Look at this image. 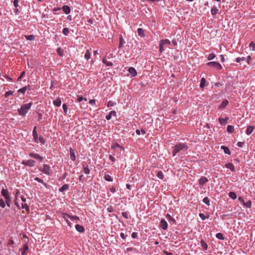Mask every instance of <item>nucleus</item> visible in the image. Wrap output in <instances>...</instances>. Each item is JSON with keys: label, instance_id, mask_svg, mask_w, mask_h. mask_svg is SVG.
I'll list each match as a JSON object with an SVG mask.
<instances>
[{"label": "nucleus", "instance_id": "obj_1", "mask_svg": "<svg viewBox=\"0 0 255 255\" xmlns=\"http://www.w3.org/2000/svg\"><path fill=\"white\" fill-rule=\"evenodd\" d=\"M32 106V103H29L23 104L21 106L20 108L17 110L19 115L25 116L31 109Z\"/></svg>", "mask_w": 255, "mask_h": 255}, {"label": "nucleus", "instance_id": "obj_2", "mask_svg": "<svg viewBox=\"0 0 255 255\" xmlns=\"http://www.w3.org/2000/svg\"><path fill=\"white\" fill-rule=\"evenodd\" d=\"M1 194L3 197L4 201H5L7 206L10 207L11 204V198L8 190L6 189L2 188L1 190Z\"/></svg>", "mask_w": 255, "mask_h": 255}, {"label": "nucleus", "instance_id": "obj_3", "mask_svg": "<svg viewBox=\"0 0 255 255\" xmlns=\"http://www.w3.org/2000/svg\"><path fill=\"white\" fill-rule=\"evenodd\" d=\"M188 148V146L187 143L181 142L178 143L174 146L172 151V155L173 156H175L178 152L183 149L187 150Z\"/></svg>", "mask_w": 255, "mask_h": 255}, {"label": "nucleus", "instance_id": "obj_4", "mask_svg": "<svg viewBox=\"0 0 255 255\" xmlns=\"http://www.w3.org/2000/svg\"><path fill=\"white\" fill-rule=\"evenodd\" d=\"M171 44L170 41L168 39L161 40L159 42V51L163 53L166 48V45H169Z\"/></svg>", "mask_w": 255, "mask_h": 255}, {"label": "nucleus", "instance_id": "obj_5", "mask_svg": "<svg viewBox=\"0 0 255 255\" xmlns=\"http://www.w3.org/2000/svg\"><path fill=\"white\" fill-rule=\"evenodd\" d=\"M39 170L40 171L48 175H50L52 171L51 167L47 164H42V166L39 167Z\"/></svg>", "mask_w": 255, "mask_h": 255}, {"label": "nucleus", "instance_id": "obj_6", "mask_svg": "<svg viewBox=\"0 0 255 255\" xmlns=\"http://www.w3.org/2000/svg\"><path fill=\"white\" fill-rule=\"evenodd\" d=\"M207 65L209 67L215 68L218 70H221L222 69V65L219 62H209L207 63Z\"/></svg>", "mask_w": 255, "mask_h": 255}, {"label": "nucleus", "instance_id": "obj_7", "mask_svg": "<svg viewBox=\"0 0 255 255\" xmlns=\"http://www.w3.org/2000/svg\"><path fill=\"white\" fill-rule=\"evenodd\" d=\"M36 162L32 159H28L27 160H23L21 162V164L25 166H27L28 167H34L35 165Z\"/></svg>", "mask_w": 255, "mask_h": 255}, {"label": "nucleus", "instance_id": "obj_8", "mask_svg": "<svg viewBox=\"0 0 255 255\" xmlns=\"http://www.w3.org/2000/svg\"><path fill=\"white\" fill-rule=\"evenodd\" d=\"M29 156L33 158L34 159H37L39 160L40 161L42 162L43 160V157H42L41 155H40L38 153H36L34 152H30L29 154Z\"/></svg>", "mask_w": 255, "mask_h": 255}, {"label": "nucleus", "instance_id": "obj_9", "mask_svg": "<svg viewBox=\"0 0 255 255\" xmlns=\"http://www.w3.org/2000/svg\"><path fill=\"white\" fill-rule=\"evenodd\" d=\"M160 226L163 230H166L168 228V224L164 219H161L160 222Z\"/></svg>", "mask_w": 255, "mask_h": 255}, {"label": "nucleus", "instance_id": "obj_10", "mask_svg": "<svg viewBox=\"0 0 255 255\" xmlns=\"http://www.w3.org/2000/svg\"><path fill=\"white\" fill-rule=\"evenodd\" d=\"M32 135L34 138V140L36 143L38 142V136L39 134H37V132L36 131V127H34L33 131H32Z\"/></svg>", "mask_w": 255, "mask_h": 255}, {"label": "nucleus", "instance_id": "obj_11", "mask_svg": "<svg viewBox=\"0 0 255 255\" xmlns=\"http://www.w3.org/2000/svg\"><path fill=\"white\" fill-rule=\"evenodd\" d=\"M117 117V113L115 111H111L108 115L106 116V119L108 121L111 119L112 117Z\"/></svg>", "mask_w": 255, "mask_h": 255}, {"label": "nucleus", "instance_id": "obj_12", "mask_svg": "<svg viewBox=\"0 0 255 255\" xmlns=\"http://www.w3.org/2000/svg\"><path fill=\"white\" fill-rule=\"evenodd\" d=\"M208 181V179L205 177V176H202L199 180V184L201 185V186H203V185H204L206 183H207V182Z\"/></svg>", "mask_w": 255, "mask_h": 255}, {"label": "nucleus", "instance_id": "obj_13", "mask_svg": "<svg viewBox=\"0 0 255 255\" xmlns=\"http://www.w3.org/2000/svg\"><path fill=\"white\" fill-rule=\"evenodd\" d=\"M62 9L66 14H68L71 12L70 7L67 5H64L62 7Z\"/></svg>", "mask_w": 255, "mask_h": 255}, {"label": "nucleus", "instance_id": "obj_14", "mask_svg": "<svg viewBox=\"0 0 255 255\" xmlns=\"http://www.w3.org/2000/svg\"><path fill=\"white\" fill-rule=\"evenodd\" d=\"M255 129V127L252 126H248L247 129L246 130V134L247 135H250L252 133V132L254 131Z\"/></svg>", "mask_w": 255, "mask_h": 255}, {"label": "nucleus", "instance_id": "obj_15", "mask_svg": "<svg viewBox=\"0 0 255 255\" xmlns=\"http://www.w3.org/2000/svg\"><path fill=\"white\" fill-rule=\"evenodd\" d=\"M27 90H30V86H25L18 90L17 92L24 94Z\"/></svg>", "mask_w": 255, "mask_h": 255}, {"label": "nucleus", "instance_id": "obj_16", "mask_svg": "<svg viewBox=\"0 0 255 255\" xmlns=\"http://www.w3.org/2000/svg\"><path fill=\"white\" fill-rule=\"evenodd\" d=\"M229 119V118L228 117H226L225 119L219 118V122L221 125H225L227 124Z\"/></svg>", "mask_w": 255, "mask_h": 255}, {"label": "nucleus", "instance_id": "obj_17", "mask_svg": "<svg viewBox=\"0 0 255 255\" xmlns=\"http://www.w3.org/2000/svg\"><path fill=\"white\" fill-rule=\"evenodd\" d=\"M128 71L132 77H134L137 74L136 70L133 67L129 68Z\"/></svg>", "mask_w": 255, "mask_h": 255}, {"label": "nucleus", "instance_id": "obj_18", "mask_svg": "<svg viewBox=\"0 0 255 255\" xmlns=\"http://www.w3.org/2000/svg\"><path fill=\"white\" fill-rule=\"evenodd\" d=\"M229 102L227 100H224L222 101L221 105L219 106V108L220 109H223L225 108L228 104Z\"/></svg>", "mask_w": 255, "mask_h": 255}, {"label": "nucleus", "instance_id": "obj_19", "mask_svg": "<svg viewBox=\"0 0 255 255\" xmlns=\"http://www.w3.org/2000/svg\"><path fill=\"white\" fill-rule=\"evenodd\" d=\"M70 159L72 161H75L76 160V155L74 150L72 148H70Z\"/></svg>", "mask_w": 255, "mask_h": 255}, {"label": "nucleus", "instance_id": "obj_20", "mask_svg": "<svg viewBox=\"0 0 255 255\" xmlns=\"http://www.w3.org/2000/svg\"><path fill=\"white\" fill-rule=\"evenodd\" d=\"M75 229L76 230L80 233H83L85 231L84 228L80 225H76L75 226Z\"/></svg>", "mask_w": 255, "mask_h": 255}, {"label": "nucleus", "instance_id": "obj_21", "mask_svg": "<svg viewBox=\"0 0 255 255\" xmlns=\"http://www.w3.org/2000/svg\"><path fill=\"white\" fill-rule=\"evenodd\" d=\"M225 167L230 169L232 171H234L235 170L234 165L232 163H228L226 164Z\"/></svg>", "mask_w": 255, "mask_h": 255}, {"label": "nucleus", "instance_id": "obj_22", "mask_svg": "<svg viewBox=\"0 0 255 255\" xmlns=\"http://www.w3.org/2000/svg\"><path fill=\"white\" fill-rule=\"evenodd\" d=\"M83 172L86 174H89L90 172V170L89 168V166L88 165H83Z\"/></svg>", "mask_w": 255, "mask_h": 255}, {"label": "nucleus", "instance_id": "obj_23", "mask_svg": "<svg viewBox=\"0 0 255 255\" xmlns=\"http://www.w3.org/2000/svg\"><path fill=\"white\" fill-rule=\"evenodd\" d=\"M138 35L141 37H144L145 36L144 32L142 28H138L137 30Z\"/></svg>", "mask_w": 255, "mask_h": 255}, {"label": "nucleus", "instance_id": "obj_24", "mask_svg": "<svg viewBox=\"0 0 255 255\" xmlns=\"http://www.w3.org/2000/svg\"><path fill=\"white\" fill-rule=\"evenodd\" d=\"M28 250V247L27 245H25L24 246L23 248L20 249V251H21V253L22 255H25L26 254V252Z\"/></svg>", "mask_w": 255, "mask_h": 255}, {"label": "nucleus", "instance_id": "obj_25", "mask_svg": "<svg viewBox=\"0 0 255 255\" xmlns=\"http://www.w3.org/2000/svg\"><path fill=\"white\" fill-rule=\"evenodd\" d=\"M206 85V80L205 78L203 77L201 78L200 84V87L201 88H204Z\"/></svg>", "mask_w": 255, "mask_h": 255}, {"label": "nucleus", "instance_id": "obj_26", "mask_svg": "<svg viewBox=\"0 0 255 255\" xmlns=\"http://www.w3.org/2000/svg\"><path fill=\"white\" fill-rule=\"evenodd\" d=\"M61 103L62 102L60 98H57L53 102V104L57 107H60L61 105Z\"/></svg>", "mask_w": 255, "mask_h": 255}, {"label": "nucleus", "instance_id": "obj_27", "mask_svg": "<svg viewBox=\"0 0 255 255\" xmlns=\"http://www.w3.org/2000/svg\"><path fill=\"white\" fill-rule=\"evenodd\" d=\"M111 148L113 149H116L117 148H119L122 150H124V148L117 143L112 144L111 145Z\"/></svg>", "mask_w": 255, "mask_h": 255}, {"label": "nucleus", "instance_id": "obj_28", "mask_svg": "<svg viewBox=\"0 0 255 255\" xmlns=\"http://www.w3.org/2000/svg\"><path fill=\"white\" fill-rule=\"evenodd\" d=\"M166 218L169 222H171L173 223H176L175 220L173 218H172V217L170 215L167 214L166 215Z\"/></svg>", "mask_w": 255, "mask_h": 255}, {"label": "nucleus", "instance_id": "obj_29", "mask_svg": "<svg viewBox=\"0 0 255 255\" xmlns=\"http://www.w3.org/2000/svg\"><path fill=\"white\" fill-rule=\"evenodd\" d=\"M221 148L222 149H223L224 150V152L226 153V154H227L228 155H230L231 154L230 151V149L229 148L227 147V146H221Z\"/></svg>", "mask_w": 255, "mask_h": 255}, {"label": "nucleus", "instance_id": "obj_30", "mask_svg": "<svg viewBox=\"0 0 255 255\" xmlns=\"http://www.w3.org/2000/svg\"><path fill=\"white\" fill-rule=\"evenodd\" d=\"M103 63H104L106 66L110 67L113 65V63L111 62L108 61L106 58H103L102 60Z\"/></svg>", "mask_w": 255, "mask_h": 255}, {"label": "nucleus", "instance_id": "obj_31", "mask_svg": "<svg viewBox=\"0 0 255 255\" xmlns=\"http://www.w3.org/2000/svg\"><path fill=\"white\" fill-rule=\"evenodd\" d=\"M218 9L216 6H214L211 9V13L212 15H214L217 13Z\"/></svg>", "mask_w": 255, "mask_h": 255}, {"label": "nucleus", "instance_id": "obj_32", "mask_svg": "<svg viewBox=\"0 0 255 255\" xmlns=\"http://www.w3.org/2000/svg\"><path fill=\"white\" fill-rule=\"evenodd\" d=\"M69 185L68 184H64L60 189L59 191L63 192L69 189Z\"/></svg>", "mask_w": 255, "mask_h": 255}, {"label": "nucleus", "instance_id": "obj_33", "mask_svg": "<svg viewBox=\"0 0 255 255\" xmlns=\"http://www.w3.org/2000/svg\"><path fill=\"white\" fill-rule=\"evenodd\" d=\"M6 204L3 198H0V208L3 209L5 207Z\"/></svg>", "mask_w": 255, "mask_h": 255}, {"label": "nucleus", "instance_id": "obj_34", "mask_svg": "<svg viewBox=\"0 0 255 255\" xmlns=\"http://www.w3.org/2000/svg\"><path fill=\"white\" fill-rule=\"evenodd\" d=\"M104 179L108 181L112 182L113 180V177L108 174H105Z\"/></svg>", "mask_w": 255, "mask_h": 255}, {"label": "nucleus", "instance_id": "obj_35", "mask_svg": "<svg viewBox=\"0 0 255 255\" xmlns=\"http://www.w3.org/2000/svg\"><path fill=\"white\" fill-rule=\"evenodd\" d=\"M227 130L229 133H233L234 131V127L231 125H228L227 128Z\"/></svg>", "mask_w": 255, "mask_h": 255}, {"label": "nucleus", "instance_id": "obj_36", "mask_svg": "<svg viewBox=\"0 0 255 255\" xmlns=\"http://www.w3.org/2000/svg\"><path fill=\"white\" fill-rule=\"evenodd\" d=\"M201 245L204 250H206L208 248V245L203 240L200 242Z\"/></svg>", "mask_w": 255, "mask_h": 255}, {"label": "nucleus", "instance_id": "obj_37", "mask_svg": "<svg viewBox=\"0 0 255 255\" xmlns=\"http://www.w3.org/2000/svg\"><path fill=\"white\" fill-rule=\"evenodd\" d=\"M229 196L233 200H235L237 198V195L236 193L233 191L229 192Z\"/></svg>", "mask_w": 255, "mask_h": 255}, {"label": "nucleus", "instance_id": "obj_38", "mask_svg": "<svg viewBox=\"0 0 255 255\" xmlns=\"http://www.w3.org/2000/svg\"><path fill=\"white\" fill-rule=\"evenodd\" d=\"M70 219L72 221H75L76 222H78L79 221H80V219L79 217L77 216L71 215V216L70 217Z\"/></svg>", "mask_w": 255, "mask_h": 255}, {"label": "nucleus", "instance_id": "obj_39", "mask_svg": "<svg viewBox=\"0 0 255 255\" xmlns=\"http://www.w3.org/2000/svg\"><path fill=\"white\" fill-rule=\"evenodd\" d=\"M57 53L59 56H60L61 57L63 56V55H64L63 51L61 47H58L57 49Z\"/></svg>", "mask_w": 255, "mask_h": 255}, {"label": "nucleus", "instance_id": "obj_40", "mask_svg": "<svg viewBox=\"0 0 255 255\" xmlns=\"http://www.w3.org/2000/svg\"><path fill=\"white\" fill-rule=\"evenodd\" d=\"M124 43H125L124 40L122 36H121L120 37V42H119V48H122L123 46Z\"/></svg>", "mask_w": 255, "mask_h": 255}, {"label": "nucleus", "instance_id": "obj_41", "mask_svg": "<svg viewBox=\"0 0 255 255\" xmlns=\"http://www.w3.org/2000/svg\"><path fill=\"white\" fill-rule=\"evenodd\" d=\"M62 32H63V34L65 35V36H67L68 35V34L69 33V29L67 27H66V28H64L63 29V30H62Z\"/></svg>", "mask_w": 255, "mask_h": 255}, {"label": "nucleus", "instance_id": "obj_42", "mask_svg": "<svg viewBox=\"0 0 255 255\" xmlns=\"http://www.w3.org/2000/svg\"><path fill=\"white\" fill-rule=\"evenodd\" d=\"M157 176L160 179H163L164 178V174L161 171H159L157 173Z\"/></svg>", "mask_w": 255, "mask_h": 255}, {"label": "nucleus", "instance_id": "obj_43", "mask_svg": "<svg viewBox=\"0 0 255 255\" xmlns=\"http://www.w3.org/2000/svg\"><path fill=\"white\" fill-rule=\"evenodd\" d=\"M21 208L25 209L27 212L29 211V207L26 203H22L21 204Z\"/></svg>", "mask_w": 255, "mask_h": 255}, {"label": "nucleus", "instance_id": "obj_44", "mask_svg": "<svg viewBox=\"0 0 255 255\" xmlns=\"http://www.w3.org/2000/svg\"><path fill=\"white\" fill-rule=\"evenodd\" d=\"M90 52L89 50H87L85 54V58L88 60L90 58Z\"/></svg>", "mask_w": 255, "mask_h": 255}, {"label": "nucleus", "instance_id": "obj_45", "mask_svg": "<svg viewBox=\"0 0 255 255\" xmlns=\"http://www.w3.org/2000/svg\"><path fill=\"white\" fill-rule=\"evenodd\" d=\"M26 39L30 41H33L35 39V36L33 35L25 36Z\"/></svg>", "mask_w": 255, "mask_h": 255}, {"label": "nucleus", "instance_id": "obj_46", "mask_svg": "<svg viewBox=\"0 0 255 255\" xmlns=\"http://www.w3.org/2000/svg\"><path fill=\"white\" fill-rule=\"evenodd\" d=\"M216 237L217 238H218L219 240H224V237L223 234L221 233H217L216 235Z\"/></svg>", "mask_w": 255, "mask_h": 255}, {"label": "nucleus", "instance_id": "obj_47", "mask_svg": "<svg viewBox=\"0 0 255 255\" xmlns=\"http://www.w3.org/2000/svg\"><path fill=\"white\" fill-rule=\"evenodd\" d=\"M249 47L251 50L255 51V43L253 42H251L249 44Z\"/></svg>", "mask_w": 255, "mask_h": 255}, {"label": "nucleus", "instance_id": "obj_48", "mask_svg": "<svg viewBox=\"0 0 255 255\" xmlns=\"http://www.w3.org/2000/svg\"><path fill=\"white\" fill-rule=\"evenodd\" d=\"M38 142L41 143L42 144H44L45 143V139H44L43 137L41 135H40L38 137Z\"/></svg>", "mask_w": 255, "mask_h": 255}, {"label": "nucleus", "instance_id": "obj_49", "mask_svg": "<svg viewBox=\"0 0 255 255\" xmlns=\"http://www.w3.org/2000/svg\"><path fill=\"white\" fill-rule=\"evenodd\" d=\"M243 205L247 208H251L252 206V202L250 201H248L247 202H244Z\"/></svg>", "mask_w": 255, "mask_h": 255}, {"label": "nucleus", "instance_id": "obj_50", "mask_svg": "<svg viewBox=\"0 0 255 255\" xmlns=\"http://www.w3.org/2000/svg\"><path fill=\"white\" fill-rule=\"evenodd\" d=\"M62 108L64 112L65 115H66L68 111V106L66 104H64L62 106Z\"/></svg>", "mask_w": 255, "mask_h": 255}, {"label": "nucleus", "instance_id": "obj_51", "mask_svg": "<svg viewBox=\"0 0 255 255\" xmlns=\"http://www.w3.org/2000/svg\"><path fill=\"white\" fill-rule=\"evenodd\" d=\"M203 202L206 205H210V200L207 197H206L203 199Z\"/></svg>", "mask_w": 255, "mask_h": 255}, {"label": "nucleus", "instance_id": "obj_52", "mask_svg": "<svg viewBox=\"0 0 255 255\" xmlns=\"http://www.w3.org/2000/svg\"><path fill=\"white\" fill-rule=\"evenodd\" d=\"M83 100L87 101V99L86 98H84L82 96H78L77 101H78V102H81Z\"/></svg>", "mask_w": 255, "mask_h": 255}, {"label": "nucleus", "instance_id": "obj_53", "mask_svg": "<svg viewBox=\"0 0 255 255\" xmlns=\"http://www.w3.org/2000/svg\"><path fill=\"white\" fill-rule=\"evenodd\" d=\"M12 94H13V92L12 91H7V92L5 93V94H4V97L5 98H7L9 96L12 95Z\"/></svg>", "mask_w": 255, "mask_h": 255}, {"label": "nucleus", "instance_id": "obj_54", "mask_svg": "<svg viewBox=\"0 0 255 255\" xmlns=\"http://www.w3.org/2000/svg\"><path fill=\"white\" fill-rule=\"evenodd\" d=\"M215 57V55L213 53H211L208 56L207 59L208 60H211L213 59Z\"/></svg>", "mask_w": 255, "mask_h": 255}, {"label": "nucleus", "instance_id": "obj_55", "mask_svg": "<svg viewBox=\"0 0 255 255\" xmlns=\"http://www.w3.org/2000/svg\"><path fill=\"white\" fill-rule=\"evenodd\" d=\"M115 105V103L112 101H109L107 104L108 107H113Z\"/></svg>", "mask_w": 255, "mask_h": 255}, {"label": "nucleus", "instance_id": "obj_56", "mask_svg": "<svg viewBox=\"0 0 255 255\" xmlns=\"http://www.w3.org/2000/svg\"><path fill=\"white\" fill-rule=\"evenodd\" d=\"M246 58L245 57L241 58V57H238L236 59V61L237 63H240L241 61H243L245 60Z\"/></svg>", "mask_w": 255, "mask_h": 255}, {"label": "nucleus", "instance_id": "obj_57", "mask_svg": "<svg viewBox=\"0 0 255 255\" xmlns=\"http://www.w3.org/2000/svg\"><path fill=\"white\" fill-rule=\"evenodd\" d=\"M25 75V72L23 71L20 75V76L18 77L17 80L19 81Z\"/></svg>", "mask_w": 255, "mask_h": 255}, {"label": "nucleus", "instance_id": "obj_58", "mask_svg": "<svg viewBox=\"0 0 255 255\" xmlns=\"http://www.w3.org/2000/svg\"><path fill=\"white\" fill-rule=\"evenodd\" d=\"M71 216L70 215L67 214V213H63V218L66 220H67L66 219L67 217L70 218V217Z\"/></svg>", "mask_w": 255, "mask_h": 255}, {"label": "nucleus", "instance_id": "obj_59", "mask_svg": "<svg viewBox=\"0 0 255 255\" xmlns=\"http://www.w3.org/2000/svg\"><path fill=\"white\" fill-rule=\"evenodd\" d=\"M138 237V234L136 232H133L131 234V237L133 239H136Z\"/></svg>", "mask_w": 255, "mask_h": 255}, {"label": "nucleus", "instance_id": "obj_60", "mask_svg": "<svg viewBox=\"0 0 255 255\" xmlns=\"http://www.w3.org/2000/svg\"><path fill=\"white\" fill-rule=\"evenodd\" d=\"M34 180L36 181H37V182H39V183H41L42 182H43V180H42L41 179H40V178L37 177H35L34 178Z\"/></svg>", "mask_w": 255, "mask_h": 255}, {"label": "nucleus", "instance_id": "obj_61", "mask_svg": "<svg viewBox=\"0 0 255 255\" xmlns=\"http://www.w3.org/2000/svg\"><path fill=\"white\" fill-rule=\"evenodd\" d=\"M199 217L201 218V219L202 220H205L206 218V216H205V215L203 213H200L199 214Z\"/></svg>", "mask_w": 255, "mask_h": 255}, {"label": "nucleus", "instance_id": "obj_62", "mask_svg": "<svg viewBox=\"0 0 255 255\" xmlns=\"http://www.w3.org/2000/svg\"><path fill=\"white\" fill-rule=\"evenodd\" d=\"M19 194H20V191L19 190H17L16 193H15V200H17V198H18V196H19Z\"/></svg>", "mask_w": 255, "mask_h": 255}, {"label": "nucleus", "instance_id": "obj_63", "mask_svg": "<svg viewBox=\"0 0 255 255\" xmlns=\"http://www.w3.org/2000/svg\"><path fill=\"white\" fill-rule=\"evenodd\" d=\"M89 103L92 106L95 105H96V100H94V99L90 100L89 101Z\"/></svg>", "mask_w": 255, "mask_h": 255}, {"label": "nucleus", "instance_id": "obj_64", "mask_svg": "<svg viewBox=\"0 0 255 255\" xmlns=\"http://www.w3.org/2000/svg\"><path fill=\"white\" fill-rule=\"evenodd\" d=\"M13 5L15 7L18 6V0H13Z\"/></svg>", "mask_w": 255, "mask_h": 255}]
</instances>
